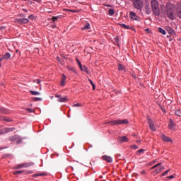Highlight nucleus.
Returning <instances> with one entry per match:
<instances>
[{
	"instance_id": "39448f33",
	"label": "nucleus",
	"mask_w": 181,
	"mask_h": 181,
	"mask_svg": "<svg viewBox=\"0 0 181 181\" xmlns=\"http://www.w3.org/2000/svg\"><path fill=\"white\" fill-rule=\"evenodd\" d=\"M32 165H33V163H32L18 164V165H16V166H14V169L19 170L21 168H28Z\"/></svg>"
},
{
	"instance_id": "37998d69",
	"label": "nucleus",
	"mask_w": 181,
	"mask_h": 181,
	"mask_svg": "<svg viewBox=\"0 0 181 181\" xmlns=\"http://www.w3.org/2000/svg\"><path fill=\"white\" fill-rule=\"evenodd\" d=\"M5 134H7V132L0 129V135H4Z\"/></svg>"
},
{
	"instance_id": "ea45409f",
	"label": "nucleus",
	"mask_w": 181,
	"mask_h": 181,
	"mask_svg": "<svg viewBox=\"0 0 181 181\" xmlns=\"http://www.w3.org/2000/svg\"><path fill=\"white\" fill-rule=\"evenodd\" d=\"M115 41L116 42L117 45H118V42H119V37H115Z\"/></svg>"
},
{
	"instance_id": "c756f323",
	"label": "nucleus",
	"mask_w": 181,
	"mask_h": 181,
	"mask_svg": "<svg viewBox=\"0 0 181 181\" xmlns=\"http://www.w3.org/2000/svg\"><path fill=\"white\" fill-rule=\"evenodd\" d=\"M160 165H161V163L155 164L154 166L150 168V170H154L155 168H158V167H159Z\"/></svg>"
},
{
	"instance_id": "f8f14e48",
	"label": "nucleus",
	"mask_w": 181,
	"mask_h": 181,
	"mask_svg": "<svg viewBox=\"0 0 181 181\" xmlns=\"http://www.w3.org/2000/svg\"><path fill=\"white\" fill-rule=\"evenodd\" d=\"M1 131H3L4 132H7V133H10V132H13V131L16 130L15 127H6V128H3L0 129Z\"/></svg>"
},
{
	"instance_id": "412c9836",
	"label": "nucleus",
	"mask_w": 181,
	"mask_h": 181,
	"mask_svg": "<svg viewBox=\"0 0 181 181\" xmlns=\"http://www.w3.org/2000/svg\"><path fill=\"white\" fill-rule=\"evenodd\" d=\"M173 127H174V121L173 119H170L169 129H173Z\"/></svg>"
},
{
	"instance_id": "c85d7f7f",
	"label": "nucleus",
	"mask_w": 181,
	"mask_h": 181,
	"mask_svg": "<svg viewBox=\"0 0 181 181\" xmlns=\"http://www.w3.org/2000/svg\"><path fill=\"white\" fill-rule=\"evenodd\" d=\"M60 18H61V16H54L53 18H52V20H53V22H55V21H58Z\"/></svg>"
},
{
	"instance_id": "5fc2aeb1",
	"label": "nucleus",
	"mask_w": 181,
	"mask_h": 181,
	"mask_svg": "<svg viewBox=\"0 0 181 181\" xmlns=\"http://www.w3.org/2000/svg\"><path fill=\"white\" fill-rule=\"evenodd\" d=\"M4 59H6V58L1 57L0 58V63H1V62L4 61Z\"/></svg>"
},
{
	"instance_id": "cd10ccee",
	"label": "nucleus",
	"mask_w": 181,
	"mask_h": 181,
	"mask_svg": "<svg viewBox=\"0 0 181 181\" xmlns=\"http://www.w3.org/2000/svg\"><path fill=\"white\" fill-rule=\"evenodd\" d=\"M119 25L121 26V28H123L124 29H130L129 26L127 25L124 23H121V24H119Z\"/></svg>"
},
{
	"instance_id": "6e6d98bb",
	"label": "nucleus",
	"mask_w": 181,
	"mask_h": 181,
	"mask_svg": "<svg viewBox=\"0 0 181 181\" xmlns=\"http://www.w3.org/2000/svg\"><path fill=\"white\" fill-rule=\"evenodd\" d=\"M33 172L32 171H28V172H25V174H32Z\"/></svg>"
},
{
	"instance_id": "7ed1b4c3",
	"label": "nucleus",
	"mask_w": 181,
	"mask_h": 181,
	"mask_svg": "<svg viewBox=\"0 0 181 181\" xmlns=\"http://www.w3.org/2000/svg\"><path fill=\"white\" fill-rule=\"evenodd\" d=\"M173 5L169 4L166 6V15L168 16V18H170V20H174L175 16L174 14H173Z\"/></svg>"
},
{
	"instance_id": "a19ab883",
	"label": "nucleus",
	"mask_w": 181,
	"mask_h": 181,
	"mask_svg": "<svg viewBox=\"0 0 181 181\" xmlns=\"http://www.w3.org/2000/svg\"><path fill=\"white\" fill-rule=\"evenodd\" d=\"M76 62H78V67H83V65H81V62H80V61H78V59H76Z\"/></svg>"
},
{
	"instance_id": "f03ea898",
	"label": "nucleus",
	"mask_w": 181,
	"mask_h": 181,
	"mask_svg": "<svg viewBox=\"0 0 181 181\" xmlns=\"http://www.w3.org/2000/svg\"><path fill=\"white\" fill-rule=\"evenodd\" d=\"M107 124H112V126H118L122 124H127L128 120L127 119H117V120H112L107 122Z\"/></svg>"
},
{
	"instance_id": "a878e982",
	"label": "nucleus",
	"mask_w": 181,
	"mask_h": 181,
	"mask_svg": "<svg viewBox=\"0 0 181 181\" xmlns=\"http://www.w3.org/2000/svg\"><path fill=\"white\" fill-rule=\"evenodd\" d=\"M24 171L23 170H16L15 172L13 173V175H20L23 173Z\"/></svg>"
},
{
	"instance_id": "72a5a7b5",
	"label": "nucleus",
	"mask_w": 181,
	"mask_h": 181,
	"mask_svg": "<svg viewBox=\"0 0 181 181\" xmlns=\"http://www.w3.org/2000/svg\"><path fill=\"white\" fill-rule=\"evenodd\" d=\"M124 69V66L122 64H118V70L122 71Z\"/></svg>"
},
{
	"instance_id": "bb28decb",
	"label": "nucleus",
	"mask_w": 181,
	"mask_h": 181,
	"mask_svg": "<svg viewBox=\"0 0 181 181\" xmlns=\"http://www.w3.org/2000/svg\"><path fill=\"white\" fill-rule=\"evenodd\" d=\"M108 14L112 16L115 14V10H113L112 8H110L108 10Z\"/></svg>"
},
{
	"instance_id": "bf43d9fd",
	"label": "nucleus",
	"mask_w": 181,
	"mask_h": 181,
	"mask_svg": "<svg viewBox=\"0 0 181 181\" xmlns=\"http://www.w3.org/2000/svg\"><path fill=\"white\" fill-rule=\"evenodd\" d=\"M2 118H4V117L0 116V121L2 119Z\"/></svg>"
},
{
	"instance_id": "f704fd0d",
	"label": "nucleus",
	"mask_w": 181,
	"mask_h": 181,
	"mask_svg": "<svg viewBox=\"0 0 181 181\" xmlns=\"http://www.w3.org/2000/svg\"><path fill=\"white\" fill-rule=\"evenodd\" d=\"M88 81L90 82V83H91L92 85V89L95 90V84L93 83V81L91 79H89Z\"/></svg>"
},
{
	"instance_id": "9d476101",
	"label": "nucleus",
	"mask_w": 181,
	"mask_h": 181,
	"mask_svg": "<svg viewBox=\"0 0 181 181\" xmlns=\"http://www.w3.org/2000/svg\"><path fill=\"white\" fill-rule=\"evenodd\" d=\"M129 18H130V19H133L134 21H139V17H138V16H136V13H134L133 11L129 12Z\"/></svg>"
},
{
	"instance_id": "393cba45",
	"label": "nucleus",
	"mask_w": 181,
	"mask_h": 181,
	"mask_svg": "<svg viewBox=\"0 0 181 181\" xmlns=\"http://www.w3.org/2000/svg\"><path fill=\"white\" fill-rule=\"evenodd\" d=\"M8 139L11 141H15L17 139V136H16V135L11 136L8 137Z\"/></svg>"
},
{
	"instance_id": "f257e3e1",
	"label": "nucleus",
	"mask_w": 181,
	"mask_h": 181,
	"mask_svg": "<svg viewBox=\"0 0 181 181\" xmlns=\"http://www.w3.org/2000/svg\"><path fill=\"white\" fill-rule=\"evenodd\" d=\"M150 6L153 10V14L155 16H159L160 15V8H159V2L156 0H151L150 1Z\"/></svg>"
},
{
	"instance_id": "aec40b11",
	"label": "nucleus",
	"mask_w": 181,
	"mask_h": 181,
	"mask_svg": "<svg viewBox=\"0 0 181 181\" xmlns=\"http://www.w3.org/2000/svg\"><path fill=\"white\" fill-rule=\"evenodd\" d=\"M1 58H5L6 60H8V59L11 58V54L9 52H7L4 55V57H1Z\"/></svg>"
},
{
	"instance_id": "473e14b6",
	"label": "nucleus",
	"mask_w": 181,
	"mask_h": 181,
	"mask_svg": "<svg viewBox=\"0 0 181 181\" xmlns=\"http://www.w3.org/2000/svg\"><path fill=\"white\" fill-rule=\"evenodd\" d=\"M88 29H90V24L88 23L82 28V30H88Z\"/></svg>"
},
{
	"instance_id": "f3484780",
	"label": "nucleus",
	"mask_w": 181,
	"mask_h": 181,
	"mask_svg": "<svg viewBox=\"0 0 181 181\" xmlns=\"http://www.w3.org/2000/svg\"><path fill=\"white\" fill-rule=\"evenodd\" d=\"M45 176H47L46 173H38V174H34L33 175H32V177L37 178L38 177H45Z\"/></svg>"
},
{
	"instance_id": "864d4df0",
	"label": "nucleus",
	"mask_w": 181,
	"mask_h": 181,
	"mask_svg": "<svg viewBox=\"0 0 181 181\" xmlns=\"http://www.w3.org/2000/svg\"><path fill=\"white\" fill-rule=\"evenodd\" d=\"M144 152V150L140 148L139 150H138V153H142Z\"/></svg>"
},
{
	"instance_id": "0e129e2a",
	"label": "nucleus",
	"mask_w": 181,
	"mask_h": 181,
	"mask_svg": "<svg viewBox=\"0 0 181 181\" xmlns=\"http://www.w3.org/2000/svg\"><path fill=\"white\" fill-rule=\"evenodd\" d=\"M153 163H156V160H154V161Z\"/></svg>"
},
{
	"instance_id": "c03bdc74",
	"label": "nucleus",
	"mask_w": 181,
	"mask_h": 181,
	"mask_svg": "<svg viewBox=\"0 0 181 181\" xmlns=\"http://www.w3.org/2000/svg\"><path fill=\"white\" fill-rule=\"evenodd\" d=\"M28 18L31 19V20H33L35 18V16H33V15H30V16H28Z\"/></svg>"
},
{
	"instance_id": "1a4fd4ad",
	"label": "nucleus",
	"mask_w": 181,
	"mask_h": 181,
	"mask_svg": "<svg viewBox=\"0 0 181 181\" xmlns=\"http://www.w3.org/2000/svg\"><path fill=\"white\" fill-rule=\"evenodd\" d=\"M117 141H118V143L122 144V143L128 141V138L126 136H122L118 137Z\"/></svg>"
},
{
	"instance_id": "7c9ffc66",
	"label": "nucleus",
	"mask_w": 181,
	"mask_h": 181,
	"mask_svg": "<svg viewBox=\"0 0 181 181\" xmlns=\"http://www.w3.org/2000/svg\"><path fill=\"white\" fill-rule=\"evenodd\" d=\"M68 70L70 71H72L75 74H76V70H75L73 67L71 66H68Z\"/></svg>"
},
{
	"instance_id": "13d9d810",
	"label": "nucleus",
	"mask_w": 181,
	"mask_h": 181,
	"mask_svg": "<svg viewBox=\"0 0 181 181\" xmlns=\"http://www.w3.org/2000/svg\"><path fill=\"white\" fill-rule=\"evenodd\" d=\"M145 31L149 32V29L146 28V29H145Z\"/></svg>"
},
{
	"instance_id": "a211bd4d",
	"label": "nucleus",
	"mask_w": 181,
	"mask_h": 181,
	"mask_svg": "<svg viewBox=\"0 0 181 181\" xmlns=\"http://www.w3.org/2000/svg\"><path fill=\"white\" fill-rule=\"evenodd\" d=\"M80 69L81 70V71H83L88 74H90V71H88V67L83 66L80 67Z\"/></svg>"
},
{
	"instance_id": "49530a36",
	"label": "nucleus",
	"mask_w": 181,
	"mask_h": 181,
	"mask_svg": "<svg viewBox=\"0 0 181 181\" xmlns=\"http://www.w3.org/2000/svg\"><path fill=\"white\" fill-rule=\"evenodd\" d=\"M156 170H160L164 171L165 168H164V167H163V166H161V167H160V168H156Z\"/></svg>"
},
{
	"instance_id": "4468645a",
	"label": "nucleus",
	"mask_w": 181,
	"mask_h": 181,
	"mask_svg": "<svg viewBox=\"0 0 181 181\" xmlns=\"http://www.w3.org/2000/svg\"><path fill=\"white\" fill-rule=\"evenodd\" d=\"M102 159H103V160H106L107 163H112V157L111 156L105 155L102 156Z\"/></svg>"
},
{
	"instance_id": "a18cd8bd",
	"label": "nucleus",
	"mask_w": 181,
	"mask_h": 181,
	"mask_svg": "<svg viewBox=\"0 0 181 181\" xmlns=\"http://www.w3.org/2000/svg\"><path fill=\"white\" fill-rule=\"evenodd\" d=\"M156 170H160L164 171L165 168H164V167H163V166H161V167H160V168H156Z\"/></svg>"
},
{
	"instance_id": "4c0bfd02",
	"label": "nucleus",
	"mask_w": 181,
	"mask_h": 181,
	"mask_svg": "<svg viewBox=\"0 0 181 181\" xmlns=\"http://www.w3.org/2000/svg\"><path fill=\"white\" fill-rule=\"evenodd\" d=\"M57 59L58 60V62L62 64L63 65L64 64V62H63V59L59 58V57H57Z\"/></svg>"
},
{
	"instance_id": "69168bd1",
	"label": "nucleus",
	"mask_w": 181,
	"mask_h": 181,
	"mask_svg": "<svg viewBox=\"0 0 181 181\" xmlns=\"http://www.w3.org/2000/svg\"><path fill=\"white\" fill-rule=\"evenodd\" d=\"M1 62H0V68H1Z\"/></svg>"
},
{
	"instance_id": "e2e57ef3",
	"label": "nucleus",
	"mask_w": 181,
	"mask_h": 181,
	"mask_svg": "<svg viewBox=\"0 0 181 181\" xmlns=\"http://www.w3.org/2000/svg\"><path fill=\"white\" fill-rule=\"evenodd\" d=\"M23 11H24V12H27V10H25V9H23Z\"/></svg>"
},
{
	"instance_id": "2f4dec72",
	"label": "nucleus",
	"mask_w": 181,
	"mask_h": 181,
	"mask_svg": "<svg viewBox=\"0 0 181 181\" xmlns=\"http://www.w3.org/2000/svg\"><path fill=\"white\" fill-rule=\"evenodd\" d=\"M175 115L181 117V111H180V110H176V112H175Z\"/></svg>"
},
{
	"instance_id": "2eb2a0df",
	"label": "nucleus",
	"mask_w": 181,
	"mask_h": 181,
	"mask_svg": "<svg viewBox=\"0 0 181 181\" xmlns=\"http://www.w3.org/2000/svg\"><path fill=\"white\" fill-rule=\"evenodd\" d=\"M166 31H168V33H169L171 35H175V30L172 29L170 27L167 26L165 28Z\"/></svg>"
},
{
	"instance_id": "20e7f679",
	"label": "nucleus",
	"mask_w": 181,
	"mask_h": 181,
	"mask_svg": "<svg viewBox=\"0 0 181 181\" xmlns=\"http://www.w3.org/2000/svg\"><path fill=\"white\" fill-rule=\"evenodd\" d=\"M133 6L136 10L141 11L143 8V1L141 0H132Z\"/></svg>"
},
{
	"instance_id": "b1692460",
	"label": "nucleus",
	"mask_w": 181,
	"mask_h": 181,
	"mask_svg": "<svg viewBox=\"0 0 181 181\" xmlns=\"http://www.w3.org/2000/svg\"><path fill=\"white\" fill-rule=\"evenodd\" d=\"M158 30L159 31L160 33H161L163 35H165L166 34V32L165 31L164 29L159 28L158 29Z\"/></svg>"
},
{
	"instance_id": "ddd939ff",
	"label": "nucleus",
	"mask_w": 181,
	"mask_h": 181,
	"mask_svg": "<svg viewBox=\"0 0 181 181\" xmlns=\"http://www.w3.org/2000/svg\"><path fill=\"white\" fill-rule=\"evenodd\" d=\"M161 139H163V141L165 142H173V140L165 134H161Z\"/></svg>"
},
{
	"instance_id": "052dcab7",
	"label": "nucleus",
	"mask_w": 181,
	"mask_h": 181,
	"mask_svg": "<svg viewBox=\"0 0 181 181\" xmlns=\"http://www.w3.org/2000/svg\"><path fill=\"white\" fill-rule=\"evenodd\" d=\"M136 142H137L138 144H139V143H141V140H137Z\"/></svg>"
},
{
	"instance_id": "de8ad7c7",
	"label": "nucleus",
	"mask_w": 181,
	"mask_h": 181,
	"mask_svg": "<svg viewBox=\"0 0 181 181\" xmlns=\"http://www.w3.org/2000/svg\"><path fill=\"white\" fill-rule=\"evenodd\" d=\"M167 178L169 180H173L174 179V175H170V177H168Z\"/></svg>"
},
{
	"instance_id": "603ef678",
	"label": "nucleus",
	"mask_w": 181,
	"mask_h": 181,
	"mask_svg": "<svg viewBox=\"0 0 181 181\" xmlns=\"http://www.w3.org/2000/svg\"><path fill=\"white\" fill-rule=\"evenodd\" d=\"M132 148H134V149H137L138 147L136 145H132Z\"/></svg>"
},
{
	"instance_id": "8fccbe9b",
	"label": "nucleus",
	"mask_w": 181,
	"mask_h": 181,
	"mask_svg": "<svg viewBox=\"0 0 181 181\" xmlns=\"http://www.w3.org/2000/svg\"><path fill=\"white\" fill-rule=\"evenodd\" d=\"M27 111H28V112H30V113L33 112V110H32V109H30V108L27 109Z\"/></svg>"
},
{
	"instance_id": "e433bc0d",
	"label": "nucleus",
	"mask_w": 181,
	"mask_h": 181,
	"mask_svg": "<svg viewBox=\"0 0 181 181\" xmlns=\"http://www.w3.org/2000/svg\"><path fill=\"white\" fill-rule=\"evenodd\" d=\"M169 172H170V170L165 171L164 173L161 174V177H164L165 175H167L168 173H169Z\"/></svg>"
},
{
	"instance_id": "9b49d317",
	"label": "nucleus",
	"mask_w": 181,
	"mask_h": 181,
	"mask_svg": "<svg viewBox=\"0 0 181 181\" xmlns=\"http://www.w3.org/2000/svg\"><path fill=\"white\" fill-rule=\"evenodd\" d=\"M144 12L147 15H151V12H153V9L149 6L146 5L144 7Z\"/></svg>"
},
{
	"instance_id": "79ce46f5",
	"label": "nucleus",
	"mask_w": 181,
	"mask_h": 181,
	"mask_svg": "<svg viewBox=\"0 0 181 181\" xmlns=\"http://www.w3.org/2000/svg\"><path fill=\"white\" fill-rule=\"evenodd\" d=\"M80 106H81V104H80V103H76L73 105V107H79Z\"/></svg>"
},
{
	"instance_id": "dca6fc26",
	"label": "nucleus",
	"mask_w": 181,
	"mask_h": 181,
	"mask_svg": "<svg viewBox=\"0 0 181 181\" xmlns=\"http://www.w3.org/2000/svg\"><path fill=\"white\" fill-rule=\"evenodd\" d=\"M66 80V76L63 74L62 76V81L60 82V86H65V81Z\"/></svg>"
},
{
	"instance_id": "680f3d73",
	"label": "nucleus",
	"mask_w": 181,
	"mask_h": 181,
	"mask_svg": "<svg viewBox=\"0 0 181 181\" xmlns=\"http://www.w3.org/2000/svg\"><path fill=\"white\" fill-rule=\"evenodd\" d=\"M52 28H56V25H53Z\"/></svg>"
},
{
	"instance_id": "3c124183",
	"label": "nucleus",
	"mask_w": 181,
	"mask_h": 181,
	"mask_svg": "<svg viewBox=\"0 0 181 181\" xmlns=\"http://www.w3.org/2000/svg\"><path fill=\"white\" fill-rule=\"evenodd\" d=\"M140 174L146 175V170H141V172H140Z\"/></svg>"
},
{
	"instance_id": "0eeeda50",
	"label": "nucleus",
	"mask_w": 181,
	"mask_h": 181,
	"mask_svg": "<svg viewBox=\"0 0 181 181\" xmlns=\"http://www.w3.org/2000/svg\"><path fill=\"white\" fill-rule=\"evenodd\" d=\"M55 98H59L58 99L59 103H66V102H68V97H66V96L62 97L61 95H55Z\"/></svg>"
},
{
	"instance_id": "c9c22d12",
	"label": "nucleus",
	"mask_w": 181,
	"mask_h": 181,
	"mask_svg": "<svg viewBox=\"0 0 181 181\" xmlns=\"http://www.w3.org/2000/svg\"><path fill=\"white\" fill-rule=\"evenodd\" d=\"M1 121H5L7 122H11V120L10 119H7L6 117H2V119Z\"/></svg>"
},
{
	"instance_id": "09e8293b",
	"label": "nucleus",
	"mask_w": 181,
	"mask_h": 181,
	"mask_svg": "<svg viewBox=\"0 0 181 181\" xmlns=\"http://www.w3.org/2000/svg\"><path fill=\"white\" fill-rule=\"evenodd\" d=\"M35 83H38V84H40V79H37V80H35V81H34Z\"/></svg>"
},
{
	"instance_id": "4d7b16f0",
	"label": "nucleus",
	"mask_w": 181,
	"mask_h": 181,
	"mask_svg": "<svg viewBox=\"0 0 181 181\" xmlns=\"http://www.w3.org/2000/svg\"><path fill=\"white\" fill-rule=\"evenodd\" d=\"M41 0H33V1L40 3Z\"/></svg>"
},
{
	"instance_id": "5701e85b",
	"label": "nucleus",
	"mask_w": 181,
	"mask_h": 181,
	"mask_svg": "<svg viewBox=\"0 0 181 181\" xmlns=\"http://www.w3.org/2000/svg\"><path fill=\"white\" fill-rule=\"evenodd\" d=\"M30 94L33 95H40V92H37L35 90H30Z\"/></svg>"
},
{
	"instance_id": "6e6552de",
	"label": "nucleus",
	"mask_w": 181,
	"mask_h": 181,
	"mask_svg": "<svg viewBox=\"0 0 181 181\" xmlns=\"http://www.w3.org/2000/svg\"><path fill=\"white\" fill-rule=\"evenodd\" d=\"M148 125L149 126L150 130L153 132L156 131L154 126V122H153L151 119H148Z\"/></svg>"
},
{
	"instance_id": "423d86ee",
	"label": "nucleus",
	"mask_w": 181,
	"mask_h": 181,
	"mask_svg": "<svg viewBox=\"0 0 181 181\" xmlns=\"http://www.w3.org/2000/svg\"><path fill=\"white\" fill-rule=\"evenodd\" d=\"M14 22L19 23L20 25H25L30 22L28 18H16Z\"/></svg>"
},
{
	"instance_id": "4be33fe9",
	"label": "nucleus",
	"mask_w": 181,
	"mask_h": 181,
	"mask_svg": "<svg viewBox=\"0 0 181 181\" xmlns=\"http://www.w3.org/2000/svg\"><path fill=\"white\" fill-rule=\"evenodd\" d=\"M162 170H158V169H155L154 170H153V175H158L159 173H160V172H162Z\"/></svg>"
},
{
	"instance_id": "6ab92c4d",
	"label": "nucleus",
	"mask_w": 181,
	"mask_h": 181,
	"mask_svg": "<svg viewBox=\"0 0 181 181\" xmlns=\"http://www.w3.org/2000/svg\"><path fill=\"white\" fill-rule=\"evenodd\" d=\"M0 113L1 114H5V115L8 114L6 109L3 108L2 107H0Z\"/></svg>"
},
{
	"instance_id": "58836bf2",
	"label": "nucleus",
	"mask_w": 181,
	"mask_h": 181,
	"mask_svg": "<svg viewBox=\"0 0 181 181\" xmlns=\"http://www.w3.org/2000/svg\"><path fill=\"white\" fill-rule=\"evenodd\" d=\"M34 102H37L42 100V98H33Z\"/></svg>"
}]
</instances>
